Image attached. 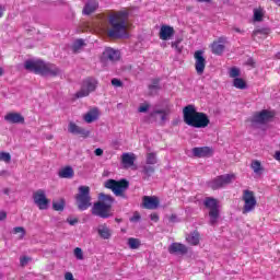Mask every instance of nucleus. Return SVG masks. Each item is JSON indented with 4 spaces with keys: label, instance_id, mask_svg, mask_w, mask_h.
Wrapping results in <instances>:
<instances>
[{
    "label": "nucleus",
    "instance_id": "8",
    "mask_svg": "<svg viewBox=\"0 0 280 280\" xmlns=\"http://www.w3.org/2000/svg\"><path fill=\"white\" fill-rule=\"evenodd\" d=\"M129 183L126 179L115 180V179H108L105 182L106 189H112L113 194L115 196L124 197V194L129 187Z\"/></svg>",
    "mask_w": 280,
    "mask_h": 280
},
{
    "label": "nucleus",
    "instance_id": "33",
    "mask_svg": "<svg viewBox=\"0 0 280 280\" xmlns=\"http://www.w3.org/2000/svg\"><path fill=\"white\" fill-rule=\"evenodd\" d=\"M52 209L55 211H63L65 210V199L52 202Z\"/></svg>",
    "mask_w": 280,
    "mask_h": 280
},
{
    "label": "nucleus",
    "instance_id": "9",
    "mask_svg": "<svg viewBox=\"0 0 280 280\" xmlns=\"http://www.w3.org/2000/svg\"><path fill=\"white\" fill-rule=\"evenodd\" d=\"M242 200L244 202L243 206V214L246 215V213H250L255 211V207H257V198L255 197V192L252 190H243Z\"/></svg>",
    "mask_w": 280,
    "mask_h": 280
},
{
    "label": "nucleus",
    "instance_id": "28",
    "mask_svg": "<svg viewBox=\"0 0 280 280\" xmlns=\"http://www.w3.org/2000/svg\"><path fill=\"white\" fill-rule=\"evenodd\" d=\"M74 172L71 166H66L58 172L59 178H71Z\"/></svg>",
    "mask_w": 280,
    "mask_h": 280
},
{
    "label": "nucleus",
    "instance_id": "1",
    "mask_svg": "<svg viewBox=\"0 0 280 280\" xmlns=\"http://www.w3.org/2000/svg\"><path fill=\"white\" fill-rule=\"evenodd\" d=\"M128 16L130 13L126 10L114 11L108 15V20L101 15L93 22V25L98 32H105L109 38H126L128 36Z\"/></svg>",
    "mask_w": 280,
    "mask_h": 280
},
{
    "label": "nucleus",
    "instance_id": "53",
    "mask_svg": "<svg viewBox=\"0 0 280 280\" xmlns=\"http://www.w3.org/2000/svg\"><path fill=\"white\" fill-rule=\"evenodd\" d=\"M247 65H249V67H255V60H253V58H249L247 60Z\"/></svg>",
    "mask_w": 280,
    "mask_h": 280
},
{
    "label": "nucleus",
    "instance_id": "14",
    "mask_svg": "<svg viewBox=\"0 0 280 280\" xmlns=\"http://www.w3.org/2000/svg\"><path fill=\"white\" fill-rule=\"evenodd\" d=\"M159 197L156 196H144L142 198V207L144 209H150V210H154V209H159Z\"/></svg>",
    "mask_w": 280,
    "mask_h": 280
},
{
    "label": "nucleus",
    "instance_id": "45",
    "mask_svg": "<svg viewBox=\"0 0 280 280\" xmlns=\"http://www.w3.org/2000/svg\"><path fill=\"white\" fill-rule=\"evenodd\" d=\"M168 221L172 222L173 224L176 222H180V220L176 214H171V217L168 218Z\"/></svg>",
    "mask_w": 280,
    "mask_h": 280
},
{
    "label": "nucleus",
    "instance_id": "41",
    "mask_svg": "<svg viewBox=\"0 0 280 280\" xmlns=\"http://www.w3.org/2000/svg\"><path fill=\"white\" fill-rule=\"evenodd\" d=\"M150 91H156L159 89V79H154L153 83L149 85Z\"/></svg>",
    "mask_w": 280,
    "mask_h": 280
},
{
    "label": "nucleus",
    "instance_id": "46",
    "mask_svg": "<svg viewBox=\"0 0 280 280\" xmlns=\"http://www.w3.org/2000/svg\"><path fill=\"white\" fill-rule=\"evenodd\" d=\"M112 84H113V86H116V88H119L122 85V83L119 79H113Z\"/></svg>",
    "mask_w": 280,
    "mask_h": 280
},
{
    "label": "nucleus",
    "instance_id": "27",
    "mask_svg": "<svg viewBox=\"0 0 280 280\" xmlns=\"http://www.w3.org/2000/svg\"><path fill=\"white\" fill-rule=\"evenodd\" d=\"M186 240H187L188 244H190L191 246H198V244H200V233L195 231V232L188 234L186 236Z\"/></svg>",
    "mask_w": 280,
    "mask_h": 280
},
{
    "label": "nucleus",
    "instance_id": "4",
    "mask_svg": "<svg viewBox=\"0 0 280 280\" xmlns=\"http://www.w3.org/2000/svg\"><path fill=\"white\" fill-rule=\"evenodd\" d=\"M113 202H115V199L110 195L101 192L98 195V201L95 202L92 207V214L103 219L110 218V209H113Z\"/></svg>",
    "mask_w": 280,
    "mask_h": 280
},
{
    "label": "nucleus",
    "instance_id": "58",
    "mask_svg": "<svg viewBox=\"0 0 280 280\" xmlns=\"http://www.w3.org/2000/svg\"><path fill=\"white\" fill-rule=\"evenodd\" d=\"M0 75H3V68L0 67Z\"/></svg>",
    "mask_w": 280,
    "mask_h": 280
},
{
    "label": "nucleus",
    "instance_id": "43",
    "mask_svg": "<svg viewBox=\"0 0 280 280\" xmlns=\"http://www.w3.org/2000/svg\"><path fill=\"white\" fill-rule=\"evenodd\" d=\"M180 42H173L172 43V47H173V49H176V51L178 52V54H180V51H183V49L180 48Z\"/></svg>",
    "mask_w": 280,
    "mask_h": 280
},
{
    "label": "nucleus",
    "instance_id": "32",
    "mask_svg": "<svg viewBox=\"0 0 280 280\" xmlns=\"http://www.w3.org/2000/svg\"><path fill=\"white\" fill-rule=\"evenodd\" d=\"M233 86H235V89L244 90L246 89V82L241 78H235L233 81Z\"/></svg>",
    "mask_w": 280,
    "mask_h": 280
},
{
    "label": "nucleus",
    "instance_id": "50",
    "mask_svg": "<svg viewBox=\"0 0 280 280\" xmlns=\"http://www.w3.org/2000/svg\"><path fill=\"white\" fill-rule=\"evenodd\" d=\"M65 279H66V280H73V273H71V272H69V271L66 272V273H65Z\"/></svg>",
    "mask_w": 280,
    "mask_h": 280
},
{
    "label": "nucleus",
    "instance_id": "13",
    "mask_svg": "<svg viewBox=\"0 0 280 280\" xmlns=\"http://www.w3.org/2000/svg\"><path fill=\"white\" fill-rule=\"evenodd\" d=\"M195 58V69L198 75H202L205 73V67H207V59L205 58V51L197 50L194 54Z\"/></svg>",
    "mask_w": 280,
    "mask_h": 280
},
{
    "label": "nucleus",
    "instance_id": "35",
    "mask_svg": "<svg viewBox=\"0 0 280 280\" xmlns=\"http://www.w3.org/2000/svg\"><path fill=\"white\" fill-rule=\"evenodd\" d=\"M13 233L15 235H19V240H23V237H25V229L24 228H21V226H18V228H14L13 229Z\"/></svg>",
    "mask_w": 280,
    "mask_h": 280
},
{
    "label": "nucleus",
    "instance_id": "25",
    "mask_svg": "<svg viewBox=\"0 0 280 280\" xmlns=\"http://www.w3.org/2000/svg\"><path fill=\"white\" fill-rule=\"evenodd\" d=\"M104 58H108V60H112V62H115V60H119V51L113 49V48H106L103 52Z\"/></svg>",
    "mask_w": 280,
    "mask_h": 280
},
{
    "label": "nucleus",
    "instance_id": "10",
    "mask_svg": "<svg viewBox=\"0 0 280 280\" xmlns=\"http://www.w3.org/2000/svg\"><path fill=\"white\" fill-rule=\"evenodd\" d=\"M233 180H235V174L221 175L210 180L208 183V187H210V189H220L222 187H225V185H231Z\"/></svg>",
    "mask_w": 280,
    "mask_h": 280
},
{
    "label": "nucleus",
    "instance_id": "26",
    "mask_svg": "<svg viewBox=\"0 0 280 280\" xmlns=\"http://www.w3.org/2000/svg\"><path fill=\"white\" fill-rule=\"evenodd\" d=\"M97 1L90 0L86 2L85 7L83 8V14H93L97 10Z\"/></svg>",
    "mask_w": 280,
    "mask_h": 280
},
{
    "label": "nucleus",
    "instance_id": "44",
    "mask_svg": "<svg viewBox=\"0 0 280 280\" xmlns=\"http://www.w3.org/2000/svg\"><path fill=\"white\" fill-rule=\"evenodd\" d=\"M139 220H141V214H139V212H135L130 218V222H139Z\"/></svg>",
    "mask_w": 280,
    "mask_h": 280
},
{
    "label": "nucleus",
    "instance_id": "55",
    "mask_svg": "<svg viewBox=\"0 0 280 280\" xmlns=\"http://www.w3.org/2000/svg\"><path fill=\"white\" fill-rule=\"evenodd\" d=\"M68 222L71 226H73L74 224H78V219H73V220H69L68 219Z\"/></svg>",
    "mask_w": 280,
    "mask_h": 280
},
{
    "label": "nucleus",
    "instance_id": "30",
    "mask_svg": "<svg viewBox=\"0 0 280 280\" xmlns=\"http://www.w3.org/2000/svg\"><path fill=\"white\" fill-rule=\"evenodd\" d=\"M265 14H266V11L262 8L254 9V22L261 23V21H264Z\"/></svg>",
    "mask_w": 280,
    "mask_h": 280
},
{
    "label": "nucleus",
    "instance_id": "38",
    "mask_svg": "<svg viewBox=\"0 0 280 280\" xmlns=\"http://www.w3.org/2000/svg\"><path fill=\"white\" fill-rule=\"evenodd\" d=\"M74 257H77V259L79 260L84 259V254L82 253V248L80 247L74 248Z\"/></svg>",
    "mask_w": 280,
    "mask_h": 280
},
{
    "label": "nucleus",
    "instance_id": "17",
    "mask_svg": "<svg viewBox=\"0 0 280 280\" xmlns=\"http://www.w3.org/2000/svg\"><path fill=\"white\" fill-rule=\"evenodd\" d=\"M192 154L197 159H205V156H211L213 150L209 147H196L192 149Z\"/></svg>",
    "mask_w": 280,
    "mask_h": 280
},
{
    "label": "nucleus",
    "instance_id": "57",
    "mask_svg": "<svg viewBox=\"0 0 280 280\" xmlns=\"http://www.w3.org/2000/svg\"><path fill=\"white\" fill-rule=\"evenodd\" d=\"M3 194L9 195V194H10V189L5 188V189L3 190Z\"/></svg>",
    "mask_w": 280,
    "mask_h": 280
},
{
    "label": "nucleus",
    "instance_id": "42",
    "mask_svg": "<svg viewBox=\"0 0 280 280\" xmlns=\"http://www.w3.org/2000/svg\"><path fill=\"white\" fill-rule=\"evenodd\" d=\"M138 110L140 113H148V110H150V105L149 104H142L139 106Z\"/></svg>",
    "mask_w": 280,
    "mask_h": 280
},
{
    "label": "nucleus",
    "instance_id": "21",
    "mask_svg": "<svg viewBox=\"0 0 280 280\" xmlns=\"http://www.w3.org/2000/svg\"><path fill=\"white\" fill-rule=\"evenodd\" d=\"M83 119L86 124H93V121H97L100 119V109H90L85 115H83Z\"/></svg>",
    "mask_w": 280,
    "mask_h": 280
},
{
    "label": "nucleus",
    "instance_id": "29",
    "mask_svg": "<svg viewBox=\"0 0 280 280\" xmlns=\"http://www.w3.org/2000/svg\"><path fill=\"white\" fill-rule=\"evenodd\" d=\"M250 167L254 174H257V176H261V174L264 173V166H261V162H259L258 160L252 161Z\"/></svg>",
    "mask_w": 280,
    "mask_h": 280
},
{
    "label": "nucleus",
    "instance_id": "20",
    "mask_svg": "<svg viewBox=\"0 0 280 280\" xmlns=\"http://www.w3.org/2000/svg\"><path fill=\"white\" fill-rule=\"evenodd\" d=\"M4 119L9 122V124H25V117H23V115L19 114V113H8L4 116Z\"/></svg>",
    "mask_w": 280,
    "mask_h": 280
},
{
    "label": "nucleus",
    "instance_id": "7",
    "mask_svg": "<svg viewBox=\"0 0 280 280\" xmlns=\"http://www.w3.org/2000/svg\"><path fill=\"white\" fill-rule=\"evenodd\" d=\"M75 200L80 211H86L91 207V188L89 186H80Z\"/></svg>",
    "mask_w": 280,
    "mask_h": 280
},
{
    "label": "nucleus",
    "instance_id": "52",
    "mask_svg": "<svg viewBox=\"0 0 280 280\" xmlns=\"http://www.w3.org/2000/svg\"><path fill=\"white\" fill-rule=\"evenodd\" d=\"M259 34H265L266 35V34H268V31H255L254 32L255 36H259Z\"/></svg>",
    "mask_w": 280,
    "mask_h": 280
},
{
    "label": "nucleus",
    "instance_id": "16",
    "mask_svg": "<svg viewBox=\"0 0 280 280\" xmlns=\"http://www.w3.org/2000/svg\"><path fill=\"white\" fill-rule=\"evenodd\" d=\"M68 131L70 132V135H80V137H84V138L91 135L89 130L75 125V122H69Z\"/></svg>",
    "mask_w": 280,
    "mask_h": 280
},
{
    "label": "nucleus",
    "instance_id": "3",
    "mask_svg": "<svg viewBox=\"0 0 280 280\" xmlns=\"http://www.w3.org/2000/svg\"><path fill=\"white\" fill-rule=\"evenodd\" d=\"M24 69L37 73V75H58V73H60V69H58L56 65L45 63V61L40 59L26 60L24 62Z\"/></svg>",
    "mask_w": 280,
    "mask_h": 280
},
{
    "label": "nucleus",
    "instance_id": "48",
    "mask_svg": "<svg viewBox=\"0 0 280 280\" xmlns=\"http://www.w3.org/2000/svg\"><path fill=\"white\" fill-rule=\"evenodd\" d=\"M5 218H8V213L3 210H0V221L5 220Z\"/></svg>",
    "mask_w": 280,
    "mask_h": 280
},
{
    "label": "nucleus",
    "instance_id": "34",
    "mask_svg": "<svg viewBox=\"0 0 280 280\" xmlns=\"http://www.w3.org/2000/svg\"><path fill=\"white\" fill-rule=\"evenodd\" d=\"M82 47H84V40L83 39H77L73 43L72 49L74 52H78L79 50L82 49Z\"/></svg>",
    "mask_w": 280,
    "mask_h": 280
},
{
    "label": "nucleus",
    "instance_id": "23",
    "mask_svg": "<svg viewBox=\"0 0 280 280\" xmlns=\"http://www.w3.org/2000/svg\"><path fill=\"white\" fill-rule=\"evenodd\" d=\"M135 153H122L121 163L124 167H132L135 165Z\"/></svg>",
    "mask_w": 280,
    "mask_h": 280
},
{
    "label": "nucleus",
    "instance_id": "15",
    "mask_svg": "<svg viewBox=\"0 0 280 280\" xmlns=\"http://www.w3.org/2000/svg\"><path fill=\"white\" fill-rule=\"evenodd\" d=\"M174 27L170 26V25H162L160 28V39L161 40H172V38H174Z\"/></svg>",
    "mask_w": 280,
    "mask_h": 280
},
{
    "label": "nucleus",
    "instance_id": "51",
    "mask_svg": "<svg viewBox=\"0 0 280 280\" xmlns=\"http://www.w3.org/2000/svg\"><path fill=\"white\" fill-rule=\"evenodd\" d=\"M4 13H5V7L0 4V19H3Z\"/></svg>",
    "mask_w": 280,
    "mask_h": 280
},
{
    "label": "nucleus",
    "instance_id": "18",
    "mask_svg": "<svg viewBox=\"0 0 280 280\" xmlns=\"http://www.w3.org/2000/svg\"><path fill=\"white\" fill-rule=\"evenodd\" d=\"M96 233L101 237V240H110V237H113V230H110V228L107 226L106 223L100 224L96 228Z\"/></svg>",
    "mask_w": 280,
    "mask_h": 280
},
{
    "label": "nucleus",
    "instance_id": "22",
    "mask_svg": "<svg viewBox=\"0 0 280 280\" xmlns=\"http://www.w3.org/2000/svg\"><path fill=\"white\" fill-rule=\"evenodd\" d=\"M168 253H171V255H185L187 247L180 243H173L168 247Z\"/></svg>",
    "mask_w": 280,
    "mask_h": 280
},
{
    "label": "nucleus",
    "instance_id": "5",
    "mask_svg": "<svg viewBox=\"0 0 280 280\" xmlns=\"http://www.w3.org/2000/svg\"><path fill=\"white\" fill-rule=\"evenodd\" d=\"M203 205L206 209H209L211 226H215V224H218V220H220V202L213 197H207L203 200Z\"/></svg>",
    "mask_w": 280,
    "mask_h": 280
},
{
    "label": "nucleus",
    "instance_id": "40",
    "mask_svg": "<svg viewBox=\"0 0 280 280\" xmlns=\"http://www.w3.org/2000/svg\"><path fill=\"white\" fill-rule=\"evenodd\" d=\"M229 74H230V78H234V79H235V78H238V75H240V69H237V68H231Z\"/></svg>",
    "mask_w": 280,
    "mask_h": 280
},
{
    "label": "nucleus",
    "instance_id": "54",
    "mask_svg": "<svg viewBox=\"0 0 280 280\" xmlns=\"http://www.w3.org/2000/svg\"><path fill=\"white\" fill-rule=\"evenodd\" d=\"M273 159H276V161L280 162V151H276Z\"/></svg>",
    "mask_w": 280,
    "mask_h": 280
},
{
    "label": "nucleus",
    "instance_id": "24",
    "mask_svg": "<svg viewBox=\"0 0 280 280\" xmlns=\"http://www.w3.org/2000/svg\"><path fill=\"white\" fill-rule=\"evenodd\" d=\"M170 106H167L165 109H154L151 112L150 117H156V115H161V121H167V115L170 114Z\"/></svg>",
    "mask_w": 280,
    "mask_h": 280
},
{
    "label": "nucleus",
    "instance_id": "31",
    "mask_svg": "<svg viewBox=\"0 0 280 280\" xmlns=\"http://www.w3.org/2000/svg\"><path fill=\"white\" fill-rule=\"evenodd\" d=\"M128 246L132 250H137V248H139V246H141V241H139V238L130 237L128 240Z\"/></svg>",
    "mask_w": 280,
    "mask_h": 280
},
{
    "label": "nucleus",
    "instance_id": "19",
    "mask_svg": "<svg viewBox=\"0 0 280 280\" xmlns=\"http://www.w3.org/2000/svg\"><path fill=\"white\" fill-rule=\"evenodd\" d=\"M226 43L225 37H220L218 42H213L211 45L212 54L215 56H222L224 54V44Z\"/></svg>",
    "mask_w": 280,
    "mask_h": 280
},
{
    "label": "nucleus",
    "instance_id": "11",
    "mask_svg": "<svg viewBox=\"0 0 280 280\" xmlns=\"http://www.w3.org/2000/svg\"><path fill=\"white\" fill-rule=\"evenodd\" d=\"M95 89H97V80H95L93 78L85 79L83 81L81 90L79 92H77L75 96L78 98L88 97V95L93 93V91H95Z\"/></svg>",
    "mask_w": 280,
    "mask_h": 280
},
{
    "label": "nucleus",
    "instance_id": "49",
    "mask_svg": "<svg viewBox=\"0 0 280 280\" xmlns=\"http://www.w3.org/2000/svg\"><path fill=\"white\" fill-rule=\"evenodd\" d=\"M150 218H151L152 222H159V214L152 213V214L150 215Z\"/></svg>",
    "mask_w": 280,
    "mask_h": 280
},
{
    "label": "nucleus",
    "instance_id": "2",
    "mask_svg": "<svg viewBox=\"0 0 280 280\" xmlns=\"http://www.w3.org/2000/svg\"><path fill=\"white\" fill-rule=\"evenodd\" d=\"M184 122L191 128H207L211 120L209 116L196 109V105H187L183 108Z\"/></svg>",
    "mask_w": 280,
    "mask_h": 280
},
{
    "label": "nucleus",
    "instance_id": "39",
    "mask_svg": "<svg viewBox=\"0 0 280 280\" xmlns=\"http://www.w3.org/2000/svg\"><path fill=\"white\" fill-rule=\"evenodd\" d=\"M30 261H32V258L27 257V256H22L20 258V266H22V268H25V266L27 264H30Z\"/></svg>",
    "mask_w": 280,
    "mask_h": 280
},
{
    "label": "nucleus",
    "instance_id": "6",
    "mask_svg": "<svg viewBox=\"0 0 280 280\" xmlns=\"http://www.w3.org/2000/svg\"><path fill=\"white\" fill-rule=\"evenodd\" d=\"M275 117V112L262 109L261 112H257L249 119L252 128H261V126H266L268 121H272Z\"/></svg>",
    "mask_w": 280,
    "mask_h": 280
},
{
    "label": "nucleus",
    "instance_id": "37",
    "mask_svg": "<svg viewBox=\"0 0 280 280\" xmlns=\"http://www.w3.org/2000/svg\"><path fill=\"white\" fill-rule=\"evenodd\" d=\"M0 161H3L4 163H10L12 161V155L8 152H0Z\"/></svg>",
    "mask_w": 280,
    "mask_h": 280
},
{
    "label": "nucleus",
    "instance_id": "36",
    "mask_svg": "<svg viewBox=\"0 0 280 280\" xmlns=\"http://www.w3.org/2000/svg\"><path fill=\"white\" fill-rule=\"evenodd\" d=\"M147 163H148V165H156V154L149 153L147 155Z\"/></svg>",
    "mask_w": 280,
    "mask_h": 280
},
{
    "label": "nucleus",
    "instance_id": "56",
    "mask_svg": "<svg viewBox=\"0 0 280 280\" xmlns=\"http://www.w3.org/2000/svg\"><path fill=\"white\" fill-rule=\"evenodd\" d=\"M273 3H276V5H279L280 8V0H273Z\"/></svg>",
    "mask_w": 280,
    "mask_h": 280
},
{
    "label": "nucleus",
    "instance_id": "12",
    "mask_svg": "<svg viewBox=\"0 0 280 280\" xmlns=\"http://www.w3.org/2000/svg\"><path fill=\"white\" fill-rule=\"evenodd\" d=\"M33 200L40 211H45L49 207V199H47V195L43 189H38L33 194Z\"/></svg>",
    "mask_w": 280,
    "mask_h": 280
},
{
    "label": "nucleus",
    "instance_id": "47",
    "mask_svg": "<svg viewBox=\"0 0 280 280\" xmlns=\"http://www.w3.org/2000/svg\"><path fill=\"white\" fill-rule=\"evenodd\" d=\"M94 154H95V156H102V154H104V150L97 148V149H95Z\"/></svg>",
    "mask_w": 280,
    "mask_h": 280
}]
</instances>
